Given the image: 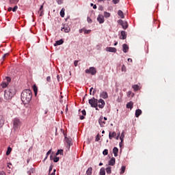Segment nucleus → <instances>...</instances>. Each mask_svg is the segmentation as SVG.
<instances>
[{
    "instance_id": "nucleus-1",
    "label": "nucleus",
    "mask_w": 175,
    "mask_h": 175,
    "mask_svg": "<svg viewBox=\"0 0 175 175\" xmlns=\"http://www.w3.org/2000/svg\"><path fill=\"white\" fill-rule=\"evenodd\" d=\"M21 100L24 105H28L32 99V92L29 89L24 90L21 93Z\"/></svg>"
},
{
    "instance_id": "nucleus-2",
    "label": "nucleus",
    "mask_w": 175,
    "mask_h": 175,
    "mask_svg": "<svg viewBox=\"0 0 175 175\" xmlns=\"http://www.w3.org/2000/svg\"><path fill=\"white\" fill-rule=\"evenodd\" d=\"M89 104L90 105L91 107H99V109H103L105 107V100L100 98L99 100L93 97L92 98L89 99Z\"/></svg>"
},
{
    "instance_id": "nucleus-3",
    "label": "nucleus",
    "mask_w": 175,
    "mask_h": 175,
    "mask_svg": "<svg viewBox=\"0 0 175 175\" xmlns=\"http://www.w3.org/2000/svg\"><path fill=\"white\" fill-rule=\"evenodd\" d=\"M16 95V88L11 87L4 92L5 100H10Z\"/></svg>"
},
{
    "instance_id": "nucleus-4",
    "label": "nucleus",
    "mask_w": 175,
    "mask_h": 175,
    "mask_svg": "<svg viewBox=\"0 0 175 175\" xmlns=\"http://www.w3.org/2000/svg\"><path fill=\"white\" fill-rule=\"evenodd\" d=\"M21 126V121L18 118H14L13 120V129L14 131H18Z\"/></svg>"
},
{
    "instance_id": "nucleus-5",
    "label": "nucleus",
    "mask_w": 175,
    "mask_h": 175,
    "mask_svg": "<svg viewBox=\"0 0 175 175\" xmlns=\"http://www.w3.org/2000/svg\"><path fill=\"white\" fill-rule=\"evenodd\" d=\"M85 73H88V75H92L94 76V75H96V68L94 67H90V69L85 70Z\"/></svg>"
},
{
    "instance_id": "nucleus-6",
    "label": "nucleus",
    "mask_w": 175,
    "mask_h": 175,
    "mask_svg": "<svg viewBox=\"0 0 175 175\" xmlns=\"http://www.w3.org/2000/svg\"><path fill=\"white\" fill-rule=\"evenodd\" d=\"M118 24L122 25L123 29H126L128 28V22L124 21L121 19L118 21Z\"/></svg>"
},
{
    "instance_id": "nucleus-7",
    "label": "nucleus",
    "mask_w": 175,
    "mask_h": 175,
    "mask_svg": "<svg viewBox=\"0 0 175 175\" xmlns=\"http://www.w3.org/2000/svg\"><path fill=\"white\" fill-rule=\"evenodd\" d=\"M64 135L66 139V142L68 144V148H70V146H72V139L68 138V137H66V135L65 134V133H64Z\"/></svg>"
},
{
    "instance_id": "nucleus-8",
    "label": "nucleus",
    "mask_w": 175,
    "mask_h": 175,
    "mask_svg": "<svg viewBox=\"0 0 175 175\" xmlns=\"http://www.w3.org/2000/svg\"><path fill=\"white\" fill-rule=\"evenodd\" d=\"M61 31L65 32L66 33H68L70 32V28L68 25H64V27H62Z\"/></svg>"
},
{
    "instance_id": "nucleus-9",
    "label": "nucleus",
    "mask_w": 175,
    "mask_h": 175,
    "mask_svg": "<svg viewBox=\"0 0 175 175\" xmlns=\"http://www.w3.org/2000/svg\"><path fill=\"white\" fill-rule=\"evenodd\" d=\"M97 21L99 23V24H103L105 23V16L99 14L97 17Z\"/></svg>"
},
{
    "instance_id": "nucleus-10",
    "label": "nucleus",
    "mask_w": 175,
    "mask_h": 175,
    "mask_svg": "<svg viewBox=\"0 0 175 175\" xmlns=\"http://www.w3.org/2000/svg\"><path fill=\"white\" fill-rule=\"evenodd\" d=\"M98 123L100 124V126L103 128L105 125H106V122L103 121V116H100V118L98 119Z\"/></svg>"
},
{
    "instance_id": "nucleus-11",
    "label": "nucleus",
    "mask_w": 175,
    "mask_h": 175,
    "mask_svg": "<svg viewBox=\"0 0 175 175\" xmlns=\"http://www.w3.org/2000/svg\"><path fill=\"white\" fill-rule=\"evenodd\" d=\"M100 98H103V99H107L109 98V94H107V92H103L100 94Z\"/></svg>"
},
{
    "instance_id": "nucleus-12",
    "label": "nucleus",
    "mask_w": 175,
    "mask_h": 175,
    "mask_svg": "<svg viewBox=\"0 0 175 175\" xmlns=\"http://www.w3.org/2000/svg\"><path fill=\"white\" fill-rule=\"evenodd\" d=\"M106 51H108L109 53H117V49L114 47H107Z\"/></svg>"
},
{
    "instance_id": "nucleus-13",
    "label": "nucleus",
    "mask_w": 175,
    "mask_h": 175,
    "mask_svg": "<svg viewBox=\"0 0 175 175\" xmlns=\"http://www.w3.org/2000/svg\"><path fill=\"white\" fill-rule=\"evenodd\" d=\"M120 39H122V40H125V39H126V31H121V35L120 36Z\"/></svg>"
},
{
    "instance_id": "nucleus-14",
    "label": "nucleus",
    "mask_w": 175,
    "mask_h": 175,
    "mask_svg": "<svg viewBox=\"0 0 175 175\" xmlns=\"http://www.w3.org/2000/svg\"><path fill=\"white\" fill-rule=\"evenodd\" d=\"M129 50V46L126 44H122V51L123 53H128Z\"/></svg>"
},
{
    "instance_id": "nucleus-15",
    "label": "nucleus",
    "mask_w": 175,
    "mask_h": 175,
    "mask_svg": "<svg viewBox=\"0 0 175 175\" xmlns=\"http://www.w3.org/2000/svg\"><path fill=\"white\" fill-rule=\"evenodd\" d=\"M61 44H64V40L62 39L56 41L53 45L57 47V46H61Z\"/></svg>"
},
{
    "instance_id": "nucleus-16",
    "label": "nucleus",
    "mask_w": 175,
    "mask_h": 175,
    "mask_svg": "<svg viewBox=\"0 0 175 175\" xmlns=\"http://www.w3.org/2000/svg\"><path fill=\"white\" fill-rule=\"evenodd\" d=\"M109 165L110 166H114V165H116V158L112 157L109 161Z\"/></svg>"
},
{
    "instance_id": "nucleus-17",
    "label": "nucleus",
    "mask_w": 175,
    "mask_h": 175,
    "mask_svg": "<svg viewBox=\"0 0 175 175\" xmlns=\"http://www.w3.org/2000/svg\"><path fill=\"white\" fill-rule=\"evenodd\" d=\"M126 109H130V110H132L133 109V102L130 101L126 104Z\"/></svg>"
},
{
    "instance_id": "nucleus-18",
    "label": "nucleus",
    "mask_w": 175,
    "mask_h": 175,
    "mask_svg": "<svg viewBox=\"0 0 175 175\" xmlns=\"http://www.w3.org/2000/svg\"><path fill=\"white\" fill-rule=\"evenodd\" d=\"M113 153L114 154V157H118V148L114 147L113 148Z\"/></svg>"
},
{
    "instance_id": "nucleus-19",
    "label": "nucleus",
    "mask_w": 175,
    "mask_h": 175,
    "mask_svg": "<svg viewBox=\"0 0 175 175\" xmlns=\"http://www.w3.org/2000/svg\"><path fill=\"white\" fill-rule=\"evenodd\" d=\"M116 136H117V133H116V132L113 131L112 133L111 132H109V138L110 139V140H111L113 137H116Z\"/></svg>"
},
{
    "instance_id": "nucleus-20",
    "label": "nucleus",
    "mask_w": 175,
    "mask_h": 175,
    "mask_svg": "<svg viewBox=\"0 0 175 175\" xmlns=\"http://www.w3.org/2000/svg\"><path fill=\"white\" fill-rule=\"evenodd\" d=\"M142 109H137L135 111V117L138 118V117H140V116L142 115Z\"/></svg>"
},
{
    "instance_id": "nucleus-21",
    "label": "nucleus",
    "mask_w": 175,
    "mask_h": 175,
    "mask_svg": "<svg viewBox=\"0 0 175 175\" xmlns=\"http://www.w3.org/2000/svg\"><path fill=\"white\" fill-rule=\"evenodd\" d=\"M3 124H5V119L3 117L0 116V128H2L3 126Z\"/></svg>"
},
{
    "instance_id": "nucleus-22",
    "label": "nucleus",
    "mask_w": 175,
    "mask_h": 175,
    "mask_svg": "<svg viewBox=\"0 0 175 175\" xmlns=\"http://www.w3.org/2000/svg\"><path fill=\"white\" fill-rule=\"evenodd\" d=\"M40 12V17H42V16H43V14H44V12H43V5H40V8L39 9L38 13Z\"/></svg>"
},
{
    "instance_id": "nucleus-23",
    "label": "nucleus",
    "mask_w": 175,
    "mask_h": 175,
    "mask_svg": "<svg viewBox=\"0 0 175 175\" xmlns=\"http://www.w3.org/2000/svg\"><path fill=\"white\" fill-rule=\"evenodd\" d=\"M86 175H92V167H90L86 171Z\"/></svg>"
},
{
    "instance_id": "nucleus-24",
    "label": "nucleus",
    "mask_w": 175,
    "mask_h": 175,
    "mask_svg": "<svg viewBox=\"0 0 175 175\" xmlns=\"http://www.w3.org/2000/svg\"><path fill=\"white\" fill-rule=\"evenodd\" d=\"M99 175H106V171H105V167L100 168Z\"/></svg>"
},
{
    "instance_id": "nucleus-25",
    "label": "nucleus",
    "mask_w": 175,
    "mask_h": 175,
    "mask_svg": "<svg viewBox=\"0 0 175 175\" xmlns=\"http://www.w3.org/2000/svg\"><path fill=\"white\" fill-rule=\"evenodd\" d=\"M118 16H120V17L121 18H124V12H122V11L121 10H119L118 11Z\"/></svg>"
},
{
    "instance_id": "nucleus-26",
    "label": "nucleus",
    "mask_w": 175,
    "mask_h": 175,
    "mask_svg": "<svg viewBox=\"0 0 175 175\" xmlns=\"http://www.w3.org/2000/svg\"><path fill=\"white\" fill-rule=\"evenodd\" d=\"M59 154H60V155H63V154H64V150H62V149L57 150V151L55 155H56V157H57V156H58V155H59Z\"/></svg>"
},
{
    "instance_id": "nucleus-27",
    "label": "nucleus",
    "mask_w": 175,
    "mask_h": 175,
    "mask_svg": "<svg viewBox=\"0 0 175 175\" xmlns=\"http://www.w3.org/2000/svg\"><path fill=\"white\" fill-rule=\"evenodd\" d=\"M32 173H35V168H30L29 170L27 171V174H32Z\"/></svg>"
},
{
    "instance_id": "nucleus-28",
    "label": "nucleus",
    "mask_w": 175,
    "mask_h": 175,
    "mask_svg": "<svg viewBox=\"0 0 175 175\" xmlns=\"http://www.w3.org/2000/svg\"><path fill=\"white\" fill-rule=\"evenodd\" d=\"M105 171L107 172V174H111V167H107L105 169Z\"/></svg>"
},
{
    "instance_id": "nucleus-29",
    "label": "nucleus",
    "mask_w": 175,
    "mask_h": 175,
    "mask_svg": "<svg viewBox=\"0 0 175 175\" xmlns=\"http://www.w3.org/2000/svg\"><path fill=\"white\" fill-rule=\"evenodd\" d=\"M61 17H65V8H62L60 11Z\"/></svg>"
},
{
    "instance_id": "nucleus-30",
    "label": "nucleus",
    "mask_w": 175,
    "mask_h": 175,
    "mask_svg": "<svg viewBox=\"0 0 175 175\" xmlns=\"http://www.w3.org/2000/svg\"><path fill=\"white\" fill-rule=\"evenodd\" d=\"M125 169H126L125 165L122 166L120 169V174H124L125 173Z\"/></svg>"
},
{
    "instance_id": "nucleus-31",
    "label": "nucleus",
    "mask_w": 175,
    "mask_h": 175,
    "mask_svg": "<svg viewBox=\"0 0 175 175\" xmlns=\"http://www.w3.org/2000/svg\"><path fill=\"white\" fill-rule=\"evenodd\" d=\"M18 1L20 0H10V3L16 5V3H18Z\"/></svg>"
},
{
    "instance_id": "nucleus-32",
    "label": "nucleus",
    "mask_w": 175,
    "mask_h": 175,
    "mask_svg": "<svg viewBox=\"0 0 175 175\" xmlns=\"http://www.w3.org/2000/svg\"><path fill=\"white\" fill-rule=\"evenodd\" d=\"M33 90L34 91L35 95H36L38 94V87L36 85H33Z\"/></svg>"
},
{
    "instance_id": "nucleus-33",
    "label": "nucleus",
    "mask_w": 175,
    "mask_h": 175,
    "mask_svg": "<svg viewBox=\"0 0 175 175\" xmlns=\"http://www.w3.org/2000/svg\"><path fill=\"white\" fill-rule=\"evenodd\" d=\"M124 133H125L124 131H122L121 133V135L120 137L121 142H124V137H125V135H124Z\"/></svg>"
},
{
    "instance_id": "nucleus-34",
    "label": "nucleus",
    "mask_w": 175,
    "mask_h": 175,
    "mask_svg": "<svg viewBox=\"0 0 175 175\" xmlns=\"http://www.w3.org/2000/svg\"><path fill=\"white\" fill-rule=\"evenodd\" d=\"M132 88L134 90V91H139V86L137 85H133Z\"/></svg>"
},
{
    "instance_id": "nucleus-35",
    "label": "nucleus",
    "mask_w": 175,
    "mask_h": 175,
    "mask_svg": "<svg viewBox=\"0 0 175 175\" xmlns=\"http://www.w3.org/2000/svg\"><path fill=\"white\" fill-rule=\"evenodd\" d=\"M10 152H12V148L8 147L6 151V155H10Z\"/></svg>"
},
{
    "instance_id": "nucleus-36",
    "label": "nucleus",
    "mask_w": 175,
    "mask_h": 175,
    "mask_svg": "<svg viewBox=\"0 0 175 175\" xmlns=\"http://www.w3.org/2000/svg\"><path fill=\"white\" fill-rule=\"evenodd\" d=\"M104 17H105L106 18H109V17H110V13L107 12H104Z\"/></svg>"
},
{
    "instance_id": "nucleus-37",
    "label": "nucleus",
    "mask_w": 175,
    "mask_h": 175,
    "mask_svg": "<svg viewBox=\"0 0 175 175\" xmlns=\"http://www.w3.org/2000/svg\"><path fill=\"white\" fill-rule=\"evenodd\" d=\"M83 32L85 34L88 35L89 33H91V29L87 30V29H84Z\"/></svg>"
},
{
    "instance_id": "nucleus-38",
    "label": "nucleus",
    "mask_w": 175,
    "mask_h": 175,
    "mask_svg": "<svg viewBox=\"0 0 175 175\" xmlns=\"http://www.w3.org/2000/svg\"><path fill=\"white\" fill-rule=\"evenodd\" d=\"M59 161V157H57V156H55V158L53 159V162H55V163H57V162Z\"/></svg>"
},
{
    "instance_id": "nucleus-39",
    "label": "nucleus",
    "mask_w": 175,
    "mask_h": 175,
    "mask_svg": "<svg viewBox=\"0 0 175 175\" xmlns=\"http://www.w3.org/2000/svg\"><path fill=\"white\" fill-rule=\"evenodd\" d=\"M103 155H107L109 154V150L107 149H105L103 152Z\"/></svg>"
},
{
    "instance_id": "nucleus-40",
    "label": "nucleus",
    "mask_w": 175,
    "mask_h": 175,
    "mask_svg": "<svg viewBox=\"0 0 175 175\" xmlns=\"http://www.w3.org/2000/svg\"><path fill=\"white\" fill-rule=\"evenodd\" d=\"M2 88H6L8 87V83H1Z\"/></svg>"
},
{
    "instance_id": "nucleus-41",
    "label": "nucleus",
    "mask_w": 175,
    "mask_h": 175,
    "mask_svg": "<svg viewBox=\"0 0 175 175\" xmlns=\"http://www.w3.org/2000/svg\"><path fill=\"white\" fill-rule=\"evenodd\" d=\"M122 72H126V67L124 64L122 66Z\"/></svg>"
},
{
    "instance_id": "nucleus-42",
    "label": "nucleus",
    "mask_w": 175,
    "mask_h": 175,
    "mask_svg": "<svg viewBox=\"0 0 175 175\" xmlns=\"http://www.w3.org/2000/svg\"><path fill=\"white\" fill-rule=\"evenodd\" d=\"M87 21L89 24H92V19H91V18L88 17L87 18Z\"/></svg>"
},
{
    "instance_id": "nucleus-43",
    "label": "nucleus",
    "mask_w": 175,
    "mask_h": 175,
    "mask_svg": "<svg viewBox=\"0 0 175 175\" xmlns=\"http://www.w3.org/2000/svg\"><path fill=\"white\" fill-rule=\"evenodd\" d=\"M100 140V137H99V134L96 136L95 142H99Z\"/></svg>"
},
{
    "instance_id": "nucleus-44",
    "label": "nucleus",
    "mask_w": 175,
    "mask_h": 175,
    "mask_svg": "<svg viewBox=\"0 0 175 175\" xmlns=\"http://www.w3.org/2000/svg\"><path fill=\"white\" fill-rule=\"evenodd\" d=\"M54 158H55V155L51 154L50 155V160L51 161H54Z\"/></svg>"
},
{
    "instance_id": "nucleus-45",
    "label": "nucleus",
    "mask_w": 175,
    "mask_h": 175,
    "mask_svg": "<svg viewBox=\"0 0 175 175\" xmlns=\"http://www.w3.org/2000/svg\"><path fill=\"white\" fill-rule=\"evenodd\" d=\"M18 9V6L15 5L13 8H12V12H17V10Z\"/></svg>"
},
{
    "instance_id": "nucleus-46",
    "label": "nucleus",
    "mask_w": 175,
    "mask_h": 175,
    "mask_svg": "<svg viewBox=\"0 0 175 175\" xmlns=\"http://www.w3.org/2000/svg\"><path fill=\"white\" fill-rule=\"evenodd\" d=\"M112 2L114 5H117V3H120V0H112Z\"/></svg>"
},
{
    "instance_id": "nucleus-47",
    "label": "nucleus",
    "mask_w": 175,
    "mask_h": 175,
    "mask_svg": "<svg viewBox=\"0 0 175 175\" xmlns=\"http://www.w3.org/2000/svg\"><path fill=\"white\" fill-rule=\"evenodd\" d=\"M46 81H48V83H51V77L50 76L46 77Z\"/></svg>"
},
{
    "instance_id": "nucleus-48",
    "label": "nucleus",
    "mask_w": 175,
    "mask_h": 175,
    "mask_svg": "<svg viewBox=\"0 0 175 175\" xmlns=\"http://www.w3.org/2000/svg\"><path fill=\"white\" fill-rule=\"evenodd\" d=\"M81 113L83 116H87V112L85 111V109L82 110Z\"/></svg>"
},
{
    "instance_id": "nucleus-49",
    "label": "nucleus",
    "mask_w": 175,
    "mask_h": 175,
    "mask_svg": "<svg viewBox=\"0 0 175 175\" xmlns=\"http://www.w3.org/2000/svg\"><path fill=\"white\" fill-rule=\"evenodd\" d=\"M53 170V165H51L49 166V173H51V171Z\"/></svg>"
},
{
    "instance_id": "nucleus-50",
    "label": "nucleus",
    "mask_w": 175,
    "mask_h": 175,
    "mask_svg": "<svg viewBox=\"0 0 175 175\" xmlns=\"http://www.w3.org/2000/svg\"><path fill=\"white\" fill-rule=\"evenodd\" d=\"M5 79H6L8 83H10V81H12V79L9 77H7Z\"/></svg>"
},
{
    "instance_id": "nucleus-51",
    "label": "nucleus",
    "mask_w": 175,
    "mask_h": 175,
    "mask_svg": "<svg viewBox=\"0 0 175 175\" xmlns=\"http://www.w3.org/2000/svg\"><path fill=\"white\" fill-rule=\"evenodd\" d=\"M50 154H51V149H50V150L46 152V157H49V155Z\"/></svg>"
},
{
    "instance_id": "nucleus-52",
    "label": "nucleus",
    "mask_w": 175,
    "mask_h": 175,
    "mask_svg": "<svg viewBox=\"0 0 175 175\" xmlns=\"http://www.w3.org/2000/svg\"><path fill=\"white\" fill-rule=\"evenodd\" d=\"M8 55H9V53H5V54L3 55V59H5V58H6V57H8Z\"/></svg>"
},
{
    "instance_id": "nucleus-53",
    "label": "nucleus",
    "mask_w": 175,
    "mask_h": 175,
    "mask_svg": "<svg viewBox=\"0 0 175 175\" xmlns=\"http://www.w3.org/2000/svg\"><path fill=\"white\" fill-rule=\"evenodd\" d=\"M78 64H79V61L75 60V61L74 62V65H75V66H77Z\"/></svg>"
},
{
    "instance_id": "nucleus-54",
    "label": "nucleus",
    "mask_w": 175,
    "mask_h": 175,
    "mask_svg": "<svg viewBox=\"0 0 175 175\" xmlns=\"http://www.w3.org/2000/svg\"><path fill=\"white\" fill-rule=\"evenodd\" d=\"M58 5H62V0H57Z\"/></svg>"
},
{
    "instance_id": "nucleus-55",
    "label": "nucleus",
    "mask_w": 175,
    "mask_h": 175,
    "mask_svg": "<svg viewBox=\"0 0 175 175\" xmlns=\"http://www.w3.org/2000/svg\"><path fill=\"white\" fill-rule=\"evenodd\" d=\"M80 120H84L85 117H84V115L80 116H79Z\"/></svg>"
},
{
    "instance_id": "nucleus-56",
    "label": "nucleus",
    "mask_w": 175,
    "mask_h": 175,
    "mask_svg": "<svg viewBox=\"0 0 175 175\" xmlns=\"http://www.w3.org/2000/svg\"><path fill=\"white\" fill-rule=\"evenodd\" d=\"M96 93V89H94L92 93V95H95V94Z\"/></svg>"
},
{
    "instance_id": "nucleus-57",
    "label": "nucleus",
    "mask_w": 175,
    "mask_h": 175,
    "mask_svg": "<svg viewBox=\"0 0 175 175\" xmlns=\"http://www.w3.org/2000/svg\"><path fill=\"white\" fill-rule=\"evenodd\" d=\"M92 90H94V88L90 89V95H92Z\"/></svg>"
},
{
    "instance_id": "nucleus-58",
    "label": "nucleus",
    "mask_w": 175,
    "mask_h": 175,
    "mask_svg": "<svg viewBox=\"0 0 175 175\" xmlns=\"http://www.w3.org/2000/svg\"><path fill=\"white\" fill-rule=\"evenodd\" d=\"M0 175H6V173H5L3 171H1L0 172Z\"/></svg>"
},
{
    "instance_id": "nucleus-59",
    "label": "nucleus",
    "mask_w": 175,
    "mask_h": 175,
    "mask_svg": "<svg viewBox=\"0 0 175 175\" xmlns=\"http://www.w3.org/2000/svg\"><path fill=\"white\" fill-rule=\"evenodd\" d=\"M84 32V29H79V33H83Z\"/></svg>"
},
{
    "instance_id": "nucleus-60",
    "label": "nucleus",
    "mask_w": 175,
    "mask_h": 175,
    "mask_svg": "<svg viewBox=\"0 0 175 175\" xmlns=\"http://www.w3.org/2000/svg\"><path fill=\"white\" fill-rule=\"evenodd\" d=\"M98 10H103V6L100 5L99 8H98Z\"/></svg>"
},
{
    "instance_id": "nucleus-61",
    "label": "nucleus",
    "mask_w": 175,
    "mask_h": 175,
    "mask_svg": "<svg viewBox=\"0 0 175 175\" xmlns=\"http://www.w3.org/2000/svg\"><path fill=\"white\" fill-rule=\"evenodd\" d=\"M12 7L8 8V12H12Z\"/></svg>"
},
{
    "instance_id": "nucleus-62",
    "label": "nucleus",
    "mask_w": 175,
    "mask_h": 175,
    "mask_svg": "<svg viewBox=\"0 0 175 175\" xmlns=\"http://www.w3.org/2000/svg\"><path fill=\"white\" fill-rule=\"evenodd\" d=\"M116 140H118L120 139V133H118V136L116 137Z\"/></svg>"
},
{
    "instance_id": "nucleus-63",
    "label": "nucleus",
    "mask_w": 175,
    "mask_h": 175,
    "mask_svg": "<svg viewBox=\"0 0 175 175\" xmlns=\"http://www.w3.org/2000/svg\"><path fill=\"white\" fill-rule=\"evenodd\" d=\"M120 147H122V141H121L119 144Z\"/></svg>"
},
{
    "instance_id": "nucleus-64",
    "label": "nucleus",
    "mask_w": 175,
    "mask_h": 175,
    "mask_svg": "<svg viewBox=\"0 0 175 175\" xmlns=\"http://www.w3.org/2000/svg\"><path fill=\"white\" fill-rule=\"evenodd\" d=\"M128 62H132V59H131V58H129V59H128Z\"/></svg>"
}]
</instances>
